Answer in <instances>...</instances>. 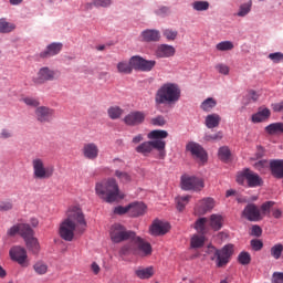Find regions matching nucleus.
<instances>
[{"label":"nucleus","mask_w":283,"mask_h":283,"mask_svg":"<svg viewBox=\"0 0 283 283\" xmlns=\"http://www.w3.org/2000/svg\"><path fill=\"white\" fill-rule=\"evenodd\" d=\"M109 238L114 244L127 242L120 247L119 255H139L140 258L151 255V243L138 237L136 232L127 230V228L120 223L111 226Z\"/></svg>","instance_id":"f257e3e1"},{"label":"nucleus","mask_w":283,"mask_h":283,"mask_svg":"<svg viewBox=\"0 0 283 283\" xmlns=\"http://www.w3.org/2000/svg\"><path fill=\"white\" fill-rule=\"evenodd\" d=\"M87 229L85 214L78 206H72L66 211V218L60 224V237L65 242H72L74 234L83 235Z\"/></svg>","instance_id":"f03ea898"},{"label":"nucleus","mask_w":283,"mask_h":283,"mask_svg":"<svg viewBox=\"0 0 283 283\" xmlns=\"http://www.w3.org/2000/svg\"><path fill=\"white\" fill-rule=\"evenodd\" d=\"M95 193L98 196V198H101V200H104V202H107L108 205L125 198V195L120 192L118 182L114 178H108L97 182L95 185Z\"/></svg>","instance_id":"7ed1b4c3"},{"label":"nucleus","mask_w":283,"mask_h":283,"mask_svg":"<svg viewBox=\"0 0 283 283\" xmlns=\"http://www.w3.org/2000/svg\"><path fill=\"white\" fill-rule=\"evenodd\" d=\"M180 86L176 83H165L156 92L155 103L157 105H171L180 101Z\"/></svg>","instance_id":"20e7f679"},{"label":"nucleus","mask_w":283,"mask_h":283,"mask_svg":"<svg viewBox=\"0 0 283 283\" xmlns=\"http://www.w3.org/2000/svg\"><path fill=\"white\" fill-rule=\"evenodd\" d=\"M206 253L210 255V260L217 262L219 269H222V266L229 264V260L231 255H233V245L227 244L221 250L216 249L213 245H209Z\"/></svg>","instance_id":"39448f33"},{"label":"nucleus","mask_w":283,"mask_h":283,"mask_svg":"<svg viewBox=\"0 0 283 283\" xmlns=\"http://www.w3.org/2000/svg\"><path fill=\"white\" fill-rule=\"evenodd\" d=\"M166 147L167 142L165 140H149L138 145L135 150L137 154H142V156H149V154L156 149L159 153L158 158H160V160H165V157L167 156Z\"/></svg>","instance_id":"423d86ee"},{"label":"nucleus","mask_w":283,"mask_h":283,"mask_svg":"<svg viewBox=\"0 0 283 283\" xmlns=\"http://www.w3.org/2000/svg\"><path fill=\"white\" fill-rule=\"evenodd\" d=\"M33 169V178L35 180H50L54 176V166H45V160L35 157L31 161Z\"/></svg>","instance_id":"0eeeda50"},{"label":"nucleus","mask_w":283,"mask_h":283,"mask_svg":"<svg viewBox=\"0 0 283 283\" xmlns=\"http://www.w3.org/2000/svg\"><path fill=\"white\" fill-rule=\"evenodd\" d=\"M238 185H248V187L255 188L262 187L263 180L260 178V175L253 172L249 168H244L241 172L237 175Z\"/></svg>","instance_id":"6e6552de"},{"label":"nucleus","mask_w":283,"mask_h":283,"mask_svg":"<svg viewBox=\"0 0 283 283\" xmlns=\"http://www.w3.org/2000/svg\"><path fill=\"white\" fill-rule=\"evenodd\" d=\"M8 238H15V235H20L22 240H28L33 238L34 229L29 223H17L7 230Z\"/></svg>","instance_id":"1a4fd4ad"},{"label":"nucleus","mask_w":283,"mask_h":283,"mask_svg":"<svg viewBox=\"0 0 283 283\" xmlns=\"http://www.w3.org/2000/svg\"><path fill=\"white\" fill-rule=\"evenodd\" d=\"M180 180L184 191H202L205 189V179L200 177L182 175Z\"/></svg>","instance_id":"9d476101"},{"label":"nucleus","mask_w":283,"mask_h":283,"mask_svg":"<svg viewBox=\"0 0 283 283\" xmlns=\"http://www.w3.org/2000/svg\"><path fill=\"white\" fill-rule=\"evenodd\" d=\"M9 258L12 262H17L22 269L30 266V259H28V250L21 245H13L9 250Z\"/></svg>","instance_id":"9b49d317"},{"label":"nucleus","mask_w":283,"mask_h":283,"mask_svg":"<svg viewBox=\"0 0 283 283\" xmlns=\"http://www.w3.org/2000/svg\"><path fill=\"white\" fill-rule=\"evenodd\" d=\"M187 151H190L191 156L195 158V160H198L200 165H205L208 160L207 151L200 144L190 142L186 146Z\"/></svg>","instance_id":"f8f14e48"},{"label":"nucleus","mask_w":283,"mask_h":283,"mask_svg":"<svg viewBox=\"0 0 283 283\" xmlns=\"http://www.w3.org/2000/svg\"><path fill=\"white\" fill-rule=\"evenodd\" d=\"M130 63L134 70H139V72H151L156 67V61L145 60L138 55L132 56Z\"/></svg>","instance_id":"ddd939ff"},{"label":"nucleus","mask_w":283,"mask_h":283,"mask_svg":"<svg viewBox=\"0 0 283 283\" xmlns=\"http://www.w3.org/2000/svg\"><path fill=\"white\" fill-rule=\"evenodd\" d=\"M56 71L51 70L48 66H44L39 70L36 76L32 78L34 85H43V83H48V81H55Z\"/></svg>","instance_id":"4468645a"},{"label":"nucleus","mask_w":283,"mask_h":283,"mask_svg":"<svg viewBox=\"0 0 283 283\" xmlns=\"http://www.w3.org/2000/svg\"><path fill=\"white\" fill-rule=\"evenodd\" d=\"M145 118H147L145 112L133 111L124 117V123L125 125H128V127H137V125H143V123H145Z\"/></svg>","instance_id":"2eb2a0df"},{"label":"nucleus","mask_w":283,"mask_h":283,"mask_svg":"<svg viewBox=\"0 0 283 283\" xmlns=\"http://www.w3.org/2000/svg\"><path fill=\"white\" fill-rule=\"evenodd\" d=\"M243 218L249 220V222H260L262 220V212L255 203H249L242 211Z\"/></svg>","instance_id":"dca6fc26"},{"label":"nucleus","mask_w":283,"mask_h":283,"mask_svg":"<svg viewBox=\"0 0 283 283\" xmlns=\"http://www.w3.org/2000/svg\"><path fill=\"white\" fill-rule=\"evenodd\" d=\"M98 154H101V148L94 142L86 143L82 147V155L86 160H96Z\"/></svg>","instance_id":"f3484780"},{"label":"nucleus","mask_w":283,"mask_h":283,"mask_svg":"<svg viewBox=\"0 0 283 283\" xmlns=\"http://www.w3.org/2000/svg\"><path fill=\"white\" fill-rule=\"evenodd\" d=\"M169 229H171L169 222L160 221L157 219L151 223L149 233L156 237L166 235V233H169Z\"/></svg>","instance_id":"a211bd4d"},{"label":"nucleus","mask_w":283,"mask_h":283,"mask_svg":"<svg viewBox=\"0 0 283 283\" xmlns=\"http://www.w3.org/2000/svg\"><path fill=\"white\" fill-rule=\"evenodd\" d=\"M35 117L39 123H51L52 118H54V109L40 106L35 109Z\"/></svg>","instance_id":"6ab92c4d"},{"label":"nucleus","mask_w":283,"mask_h":283,"mask_svg":"<svg viewBox=\"0 0 283 283\" xmlns=\"http://www.w3.org/2000/svg\"><path fill=\"white\" fill-rule=\"evenodd\" d=\"M176 55V48L169 44H159L155 50V56L157 59H171Z\"/></svg>","instance_id":"aec40b11"},{"label":"nucleus","mask_w":283,"mask_h":283,"mask_svg":"<svg viewBox=\"0 0 283 283\" xmlns=\"http://www.w3.org/2000/svg\"><path fill=\"white\" fill-rule=\"evenodd\" d=\"M61 50H63V43L53 42L40 53V59H51V56H56V54H61Z\"/></svg>","instance_id":"412c9836"},{"label":"nucleus","mask_w":283,"mask_h":283,"mask_svg":"<svg viewBox=\"0 0 283 283\" xmlns=\"http://www.w3.org/2000/svg\"><path fill=\"white\" fill-rule=\"evenodd\" d=\"M216 207V203L213 199L206 198L198 202V205L195 208L196 216H205L208 211H211Z\"/></svg>","instance_id":"4be33fe9"},{"label":"nucleus","mask_w":283,"mask_h":283,"mask_svg":"<svg viewBox=\"0 0 283 283\" xmlns=\"http://www.w3.org/2000/svg\"><path fill=\"white\" fill-rule=\"evenodd\" d=\"M140 36L146 43H156L160 41V31L156 29H146L142 32Z\"/></svg>","instance_id":"5701e85b"},{"label":"nucleus","mask_w":283,"mask_h":283,"mask_svg":"<svg viewBox=\"0 0 283 283\" xmlns=\"http://www.w3.org/2000/svg\"><path fill=\"white\" fill-rule=\"evenodd\" d=\"M128 211L130 218H138L139 216H145L147 206L144 202H133L128 205Z\"/></svg>","instance_id":"b1692460"},{"label":"nucleus","mask_w":283,"mask_h":283,"mask_svg":"<svg viewBox=\"0 0 283 283\" xmlns=\"http://www.w3.org/2000/svg\"><path fill=\"white\" fill-rule=\"evenodd\" d=\"M24 244L28 252L32 253V255H39L41 252V243H39V239L34 235L30 237L29 239H24Z\"/></svg>","instance_id":"393cba45"},{"label":"nucleus","mask_w":283,"mask_h":283,"mask_svg":"<svg viewBox=\"0 0 283 283\" xmlns=\"http://www.w3.org/2000/svg\"><path fill=\"white\" fill-rule=\"evenodd\" d=\"M270 169L274 178H283V160L282 159L271 160Z\"/></svg>","instance_id":"a878e982"},{"label":"nucleus","mask_w":283,"mask_h":283,"mask_svg":"<svg viewBox=\"0 0 283 283\" xmlns=\"http://www.w3.org/2000/svg\"><path fill=\"white\" fill-rule=\"evenodd\" d=\"M271 117V111L269 108H260L258 113L252 115V123H263Z\"/></svg>","instance_id":"bb28decb"},{"label":"nucleus","mask_w":283,"mask_h":283,"mask_svg":"<svg viewBox=\"0 0 283 283\" xmlns=\"http://www.w3.org/2000/svg\"><path fill=\"white\" fill-rule=\"evenodd\" d=\"M154 266L139 268L135 271V274L139 277V280H149V277H154Z\"/></svg>","instance_id":"cd10ccee"},{"label":"nucleus","mask_w":283,"mask_h":283,"mask_svg":"<svg viewBox=\"0 0 283 283\" xmlns=\"http://www.w3.org/2000/svg\"><path fill=\"white\" fill-rule=\"evenodd\" d=\"M220 120H222L220 115L210 114L206 117V127H208V129H216V127H219Z\"/></svg>","instance_id":"c85d7f7f"},{"label":"nucleus","mask_w":283,"mask_h":283,"mask_svg":"<svg viewBox=\"0 0 283 283\" xmlns=\"http://www.w3.org/2000/svg\"><path fill=\"white\" fill-rule=\"evenodd\" d=\"M266 134L270 136H276V134H283V123H272L265 127Z\"/></svg>","instance_id":"c756f323"},{"label":"nucleus","mask_w":283,"mask_h":283,"mask_svg":"<svg viewBox=\"0 0 283 283\" xmlns=\"http://www.w3.org/2000/svg\"><path fill=\"white\" fill-rule=\"evenodd\" d=\"M117 72L119 74H132L134 72V64H132V60L129 62L122 61L117 64Z\"/></svg>","instance_id":"7c9ffc66"},{"label":"nucleus","mask_w":283,"mask_h":283,"mask_svg":"<svg viewBox=\"0 0 283 283\" xmlns=\"http://www.w3.org/2000/svg\"><path fill=\"white\" fill-rule=\"evenodd\" d=\"M168 136H169V133L167 130H160V129L151 130L147 135L149 140H164V138H167Z\"/></svg>","instance_id":"2f4dec72"},{"label":"nucleus","mask_w":283,"mask_h":283,"mask_svg":"<svg viewBox=\"0 0 283 283\" xmlns=\"http://www.w3.org/2000/svg\"><path fill=\"white\" fill-rule=\"evenodd\" d=\"M17 29L14 23L6 21V19H0V34H9V32H13Z\"/></svg>","instance_id":"473e14b6"},{"label":"nucleus","mask_w":283,"mask_h":283,"mask_svg":"<svg viewBox=\"0 0 283 283\" xmlns=\"http://www.w3.org/2000/svg\"><path fill=\"white\" fill-rule=\"evenodd\" d=\"M107 114H108V117H109L112 120H118V118H120V116H123L124 111H123V108H120L119 106H111V107L107 109Z\"/></svg>","instance_id":"72a5a7b5"},{"label":"nucleus","mask_w":283,"mask_h":283,"mask_svg":"<svg viewBox=\"0 0 283 283\" xmlns=\"http://www.w3.org/2000/svg\"><path fill=\"white\" fill-rule=\"evenodd\" d=\"M112 6V0H94L91 3L86 4L87 10H92V8H109Z\"/></svg>","instance_id":"f704fd0d"},{"label":"nucleus","mask_w":283,"mask_h":283,"mask_svg":"<svg viewBox=\"0 0 283 283\" xmlns=\"http://www.w3.org/2000/svg\"><path fill=\"white\" fill-rule=\"evenodd\" d=\"M191 200V196H179L175 199L178 211H182L187 205H189V201Z\"/></svg>","instance_id":"c9c22d12"},{"label":"nucleus","mask_w":283,"mask_h":283,"mask_svg":"<svg viewBox=\"0 0 283 283\" xmlns=\"http://www.w3.org/2000/svg\"><path fill=\"white\" fill-rule=\"evenodd\" d=\"M210 226L214 231H220V229H222V216L211 214Z\"/></svg>","instance_id":"e433bc0d"},{"label":"nucleus","mask_w":283,"mask_h":283,"mask_svg":"<svg viewBox=\"0 0 283 283\" xmlns=\"http://www.w3.org/2000/svg\"><path fill=\"white\" fill-rule=\"evenodd\" d=\"M33 270L38 275H45V273H48V263L43 261H36L33 264Z\"/></svg>","instance_id":"4c0bfd02"},{"label":"nucleus","mask_w":283,"mask_h":283,"mask_svg":"<svg viewBox=\"0 0 283 283\" xmlns=\"http://www.w3.org/2000/svg\"><path fill=\"white\" fill-rule=\"evenodd\" d=\"M217 105H218V102H216L214 98L208 97L206 101L201 103L200 108L203 112H211V109H213V107H216Z\"/></svg>","instance_id":"58836bf2"},{"label":"nucleus","mask_w":283,"mask_h":283,"mask_svg":"<svg viewBox=\"0 0 283 283\" xmlns=\"http://www.w3.org/2000/svg\"><path fill=\"white\" fill-rule=\"evenodd\" d=\"M190 244H191L192 249H200V248L205 247V235L195 234L191 238Z\"/></svg>","instance_id":"ea45409f"},{"label":"nucleus","mask_w":283,"mask_h":283,"mask_svg":"<svg viewBox=\"0 0 283 283\" xmlns=\"http://www.w3.org/2000/svg\"><path fill=\"white\" fill-rule=\"evenodd\" d=\"M270 253H271L272 258H274V260H280L282 258V253H283V244L277 243V244L273 245L270 250Z\"/></svg>","instance_id":"a19ab883"},{"label":"nucleus","mask_w":283,"mask_h":283,"mask_svg":"<svg viewBox=\"0 0 283 283\" xmlns=\"http://www.w3.org/2000/svg\"><path fill=\"white\" fill-rule=\"evenodd\" d=\"M195 229L198 233H207V218H199L195 223Z\"/></svg>","instance_id":"79ce46f5"},{"label":"nucleus","mask_w":283,"mask_h":283,"mask_svg":"<svg viewBox=\"0 0 283 283\" xmlns=\"http://www.w3.org/2000/svg\"><path fill=\"white\" fill-rule=\"evenodd\" d=\"M192 8L197 12H205V11L209 10V2L202 1V0H197L192 3Z\"/></svg>","instance_id":"37998d69"},{"label":"nucleus","mask_w":283,"mask_h":283,"mask_svg":"<svg viewBox=\"0 0 283 283\" xmlns=\"http://www.w3.org/2000/svg\"><path fill=\"white\" fill-rule=\"evenodd\" d=\"M115 176L125 185H127V182H132V175H129L128 172L116 170Z\"/></svg>","instance_id":"c03bdc74"},{"label":"nucleus","mask_w":283,"mask_h":283,"mask_svg":"<svg viewBox=\"0 0 283 283\" xmlns=\"http://www.w3.org/2000/svg\"><path fill=\"white\" fill-rule=\"evenodd\" d=\"M216 49L219 50V52H228L229 50H233V42L231 41H223L216 45Z\"/></svg>","instance_id":"a18cd8bd"},{"label":"nucleus","mask_w":283,"mask_h":283,"mask_svg":"<svg viewBox=\"0 0 283 283\" xmlns=\"http://www.w3.org/2000/svg\"><path fill=\"white\" fill-rule=\"evenodd\" d=\"M163 34L167 41H176V39H178V31L174 29H165Z\"/></svg>","instance_id":"49530a36"},{"label":"nucleus","mask_w":283,"mask_h":283,"mask_svg":"<svg viewBox=\"0 0 283 283\" xmlns=\"http://www.w3.org/2000/svg\"><path fill=\"white\" fill-rule=\"evenodd\" d=\"M275 201H266L261 206V216H270L271 209H273Z\"/></svg>","instance_id":"de8ad7c7"},{"label":"nucleus","mask_w":283,"mask_h":283,"mask_svg":"<svg viewBox=\"0 0 283 283\" xmlns=\"http://www.w3.org/2000/svg\"><path fill=\"white\" fill-rule=\"evenodd\" d=\"M238 260L240 264L247 266V264H251V254H249V252H241Z\"/></svg>","instance_id":"09e8293b"},{"label":"nucleus","mask_w":283,"mask_h":283,"mask_svg":"<svg viewBox=\"0 0 283 283\" xmlns=\"http://www.w3.org/2000/svg\"><path fill=\"white\" fill-rule=\"evenodd\" d=\"M218 155L220 160H229V158L231 157V150H229V147L223 146L219 148Z\"/></svg>","instance_id":"8fccbe9b"},{"label":"nucleus","mask_w":283,"mask_h":283,"mask_svg":"<svg viewBox=\"0 0 283 283\" xmlns=\"http://www.w3.org/2000/svg\"><path fill=\"white\" fill-rule=\"evenodd\" d=\"M21 101L29 107H39V105H41L39 99H36L34 97H30V96L23 97Z\"/></svg>","instance_id":"3c124183"},{"label":"nucleus","mask_w":283,"mask_h":283,"mask_svg":"<svg viewBox=\"0 0 283 283\" xmlns=\"http://www.w3.org/2000/svg\"><path fill=\"white\" fill-rule=\"evenodd\" d=\"M14 209V203L11 200L0 202V211L6 213L7 211H12Z\"/></svg>","instance_id":"603ef678"},{"label":"nucleus","mask_w":283,"mask_h":283,"mask_svg":"<svg viewBox=\"0 0 283 283\" xmlns=\"http://www.w3.org/2000/svg\"><path fill=\"white\" fill-rule=\"evenodd\" d=\"M251 6H252L251 1L248 3L241 4L238 12V17H247V14L251 12Z\"/></svg>","instance_id":"864d4df0"},{"label":"nucleus","mask_w":283,"mask_h":283,"mask_svg":"<svg viewBox=\"0 0 283 283\" xmlns=\"http://www.w3.org/2000/svg\"><path fill=\"white\" fill-rule=\"evenodd\" d=\"M214 70H217V72H219V74H223V76H229V72L231 71V69L223 63H219L214 66Z\"/></svg>","instance_id":"5fc2aeb1"},{"label":"nucleus","mask_w":283,"mask_h":283,"mask_svg":"<svg viewBox=\"0 0 283 283\" xmlns=\"http://www.w3.org/2000/svg\"><path fill=\"white\" fill-rule=\"evenodd\" d=\"M223 136H224V135L222 134V130H219V132L216 133V134H206L205 140H207V142H211V140H222Z\"/></svg>","instance_id":"6e6d98bb"},{"label":"nucleus","mask_w":283,"mask_h":283,"mask_svg":"<svg viewBox=\"0 0 283 283\" xmlns=\"http://www.w3.org/2000/svg\"><path fill=\"white\" fill-rule=\"evenodd\" d=\"M151 125H154L155 127H164V125H166L167 120H165V117L159 115L155 118L150 119Z\"/></svg>","instance_id":"4d7b16f0"},{"label":"nucleus","mask_w":283,"mask_h":283,"mask_svg":"<svg viewBox=\"0 0 283 283\" xmlns=\"http://www.w3.org/2000/svg\"><path fill=\"white\" fill-rule=\"evenodd\" d=\"M273 63H280L283 61V53L282 52H275V53H270L268 56Z\"/></svg>","instance_id":"13d9d810"},{"label":"nucleus","mask_w":283,"mask_h":283,"mask_svg":"<svg viewBox=\"0 0 283 283\" xmlns=\"http://www.w3.org/2000/svg\"><path fill=\"white\" fill-rule=\"evenodd\" d=\"M251 247H252L253 251H262L264 243L262 242V240L253 239V240H251Z\"/></svg>","instance_id":"bf43d9fd"},{"label":"nucleus","mask_w":283,"mask_h":283,"mask_svg":"<svg viewBox=\"0 0 283 283\" xmlns=\"http://www.w3.org/2000/svg\"><path fill=\"white\" fill-rule=\"evenodd\" d=\"M264 154H266V150L264 149V147L256 146V151L252 160H260V158H264Z\"/></svg>","instance_id":"052dcab7"},{"label":"nucleus","mask_w":283,"mask_h":283,"mask_svg":"<svg viewBox=\"0 0 283 283\" xmlns=\"http://www.w3.org/2000/svg\"><path fill=\"white\" fill-rule=\"evenodd\" d=\"M114 213H116L117 216H125V213H128L129 216V206H118L114 209Z\"/></svg>","instance_id":"680f3d73"},{"label":"nucleus","mask_w":283,"mask_h":283,"mask_svg":"<svg viewBox=\"0 0 283 283\" xmlns=\"http://www.w3.org/2000/svg\"><path fill=\"white\" fill-rule=\"evenodd\" d=\"M269 166V160H259L254 164V168L258 170V171H262V169H264V167H268Z\"/></svg>","instance_id":"e2e57ef3"},{"label":"nucleus","mask_w":283,"mask_h":283,"mask_svg":"<svg viewBox=\"0 0 283 283\" xmlns=\"http://www.w3.org/2000/svg\"><path fill=\"white\" fill-rule=\"evenodd\" d=\"M273 283H283V272H275L272 276Z\"/></svg>","instance_id":"0e129e2a"},{"label":"nucleus","mask_w":283,"mask_h":283,"mask_svg":"<svg viewBox=\"0 0 283 283\" xmlns=\"http://www.w3.org/2000/svg\"><path fill=\"white\" fill-rule=\"evenodd\" d=\"M251 235L260 238V235H262V228H260V226H253L251 229Z\"/></svg>","instance_id":"69168bd1"},{"label":"nucleus","mask_w":283,"mask_h":283,"mask_svg":"<svg viewBox=\"0 0 283 283\" xmlns=\"http://www.w3.org/2000/svg\"><path fill=\"white\" fill-rule=\"evenodd\" d=\"M248 98H250V101H253V103H255V101H258V98H260V94H258V92L250 90L248 92Z\"/></svg>","instance_id":"338daca9"},{"label":"nucleus","mask_w":283,"mask_h":283,"mask_svg":"<svg viewBox=\"0 0 283 283\" xmlns=\"http://www.w3.org/2000/svg\"><path fill=\"white\" fill-rule=\"evenodd\" d=\"M274 112H283V101L272 105Z\"/></svg>","instance_id":"774afa93"}]
</instances>
